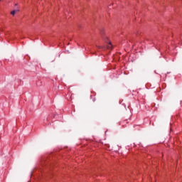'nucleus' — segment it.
Returning <instances> with one entry per match:
<instances>
[{
  "instance_id": "nucleus-3",
  "label": "nucleus",
  "mask_w": 182,
  "mask_h": 182,
  "mask_svg": "<svg viewBox=\"0 0 182 182\" xmlns=\"http://www.w3.org/2000/svg\"><path fill=\"white\" fill-rule=\"evenodd\" d=\"M16 12H19V10H14L11 12V15H15L16 14Z\"/></svg>"
},
{
  "instance_id": "nucleus-1",
  "label": "nucleus",
  "mask_w": 182,
  "mask_h": 182,
  "mask_svg": "<svg viewBox=\"0 0 182 182\" xmlns=\"http://www.w3.org/2000/svg\"><path fill=\"white\" fill-rule=\"evenodd\" d=\"M100 35H101V36H102V38L105 41V42L107 43H108L109 41H107V37H105V36H103V35H105V31H103V30L100 31Z\"/></svg>"
},
{
  "instance_id": "nucleus-2",
  "label": "nucleus",
  "mask_w": 182,
  "mask_h": 182,
  "mask_svg": "<svg viewBox=\"0 0 182 182\" xmlns=\"http://www.w3.org/2000/svg\"><path fill=\"white\" fill-rule=\"evenodd\" d=\"M107 49H112L113 48V46L112 45V43L109 42L107 46Z\"/></svg>"
}]
</instances>
